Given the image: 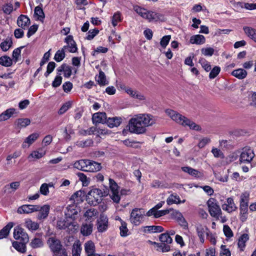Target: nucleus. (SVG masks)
<instances>
[{
    "label": "nucleus",
    "mask_w": 256,
    "mask_h": 256,
    "mask_svg": "<svg viewBox=\"0 0 256 256\" xmlns=\"http://www.w3.org/2000/svg\"><path fill=\"white\" fill-rule=\"evenodd\" d=\"M17 24L19 27L26 29L30 24L29 18L25 15H20L18 18Z\"/></svg>",
    "instance_id": "obj_18"
},
{
    "label": "nucleus",
    "mask_w": 256,
    "mask_h": 256,
    "mask_svg": "<svg viewBox=\"0 0 256 256\" xmlns=\"http://www.w3.org/2000/svg\"><path fill=\"white\" fill-rule=\"evenodd\" d=\"M37 212H38L37 216V218L40 220L46 219L50 212V206L48 204H44L42 206L38 205V208Z\"/></svg>",
    "instance_id": "obj_15"
},
{
    "label": "nucleus",
    "mask_w": 256,
    "mask_h": 256,
    "mask_svg": "<svg viewBox=\"0 0 256 256\" xmlns=\"http://www.w3.org/2000/svg\"><path fill=\"white\" fill-rule=\"evenodd\" d=\"M98 76L97 83L101 86H105L109 84V80L106 78L104 72L100 68L98 70Z\"/></svg>",
    "instance_id": "obj_22"
},
{
    "label": "nucleus",
    "mask_w": 256,
    "mask_h": 256,
    "mask_svg": "<svg viewBox=\"0 0 256 256\" xmlns=\"http://www.w3.org/2000/svg\"><path fill=\"white\" fill-rule=\"evenodd\" d=\"M71 106V104L70 102H66L58 110V114H62L66 112Z\"/></svg>",
    "instance_id": "obj_64"
},
{
    "label": "nucleus",
    "mask_w": 256,
    "mask_h": 256,
    "mask_svg": "<svg viewBox=\"0 0 256 256\" xmlns=\"http://www.w3.org/2000/svg\"><path fill=\"white\" fill-rule=\"evenodd\" d=\"M39 136L38 133H33L28 136L22 144L23 148H28Z\"/></svg>",
    "instance_id": "obj_20"
},
{
    "label": "nucleus",
    "mask_w": 256,
    "mask_h": 256,
    "mask_svg": "<svg viewBox=\"0 0 256 256\" xmlns=\"http://www.w3.org/2000/svg\"><path fill=\"white\" fill-rule=\"evenodd\" d=\"M46 151L42 148H40L36 150L32 151L28 156V158L30 160H38L43 157L46 154Z\"/></svg>",
    "instance_id": "obj_21"
},
{
    "label": "nucleus",
    "mask_w": 256,
    "mask_h": 256,
    "mask_svg": "<svg viewBox=\"0 0 256 256\" xmlns=\"http://www.w3.org/2000/svg\"><path fill=\"white\" fill-rule=\"evenodd\" d=\"M38 205L24 204L18 208L17 212L20 214H28L37 212L38 210Z\"/></svg>",
    "instance_id": "obj_13"
},
{
    "label": "nucleus",
    "mask_w": 256,
    "mask_h": 256,
    "mask_svg": "<svg viewBox=\"0 0 256 256\" xmlns=\"http://www.w3.org/2000/svg\"><path fill=\"white\" fill-rule=\"evenodd\" d=\"M208 207V211L210 216L218 220L222 218V212L220 206L218 204L214 198H210L207 202Z\"/></svg>",
    "instance_id": "obj_6"
},
{
    "label": "nucleus",
    "mask_w": 256,
    "mask_h": 256,
    "mask_svg": "<svg viewBox=\"0 0 256 256\" xmlns=\"http://www.w3.org/2000/svg\"><path fill=\"white\" fill-rule=\"evenodd\" d=\"M12 42L11 40H6L0 44V48L3 51H7L12 46Z\"/></svg>",
    "instance_id": "obj_57"
},
{
    "label": "nucleus",
    "mask_w": 256,
    "mask_h": 256,
    "mask_svg": "<svg viewBox=\"0 0 256 256\" xmlns=\"http://www.w3.org/2000/svg\"><path fill=\"white\" fill-rule=\"evenodd\" d=\"M202 54L205 56H210L214 53V49L212 48H206L202 49Z\"/></svg>",
    "instance_id": "obj_63"
},
{
    "label": "nucleus",
    "mask_w": 256,
    "mask_h": 256,
    "mask_svg": "<svg viewBox=\"0 0 256 256\" xmlns=\"http://www.w3.org/2000/svg\"><path fill=\"white\" fill-rule=\"evenodd\" d=\"M182 170L183 172L188 174L190 175L194 178H199L202 176V174L200 172L189 166L182 167Z\"/></svg>",
    "instance_id": "obj_28"
},
{
    "label": "nucleus",
    "mask_w": 256,
    "mask_h": 256,
    "mask_svg": "<svg viewBox=\"0 0 256 256\" xmlns=\"http://www.w3.org/2000/svg\"><path fill=\"white\" fill-rule=\"evenodd\" d=\"M248 217V205L240 204V218L242 222L246 221Z\"/></svg>",
    "instance_id": "obj_27"
},
{
    "label": "nucleus",
    "mask_w": 256,
    "mask_h": 256,
    "mask_svg": "<svg viewBox=\"0 0 256 256\" xmlns=\"http://www.w3.org/2000/svg\"><path fill=\"white\" fill-rule=\"evenodd\" d=\"M84 248L87 256H96L95 254V245L92 241L89 240L86 242Z\"/></svg>",
    "instance_id": "obj_19"
},
{
    "label": "nucleus",
    "mask_w": 256,
    "mask_h": 256,
    "mask_svg": "<svg viewBox=\"0 0 256 256\" xmlns=\"http://www.w3.org/2000/svg\"><path fill=\"white\" fill-rule=\"evenodd\" d=\"M71 224L70 222H68V220L61 219L57 222V227L59 229H65L68 227Z\"/></svg>",
    "instance_id": "obj_44"
},
{
    "label": "nucleus",
    "mask_w": 256,
    "mask_h": 256,
    "mask_svg": "<svg viewBox=\"0 0 256 256\" xmlns=\"http://www.w3.org/2000/svg\"><path fill=\"white\" fill-rule=\"evenodd\" d=\"M254 156V150L250 147L246 146L242 150L240 161V162L250 163Z\"/></svg>",
    "instance_id": "obj_7"
},
{
    "label": "nucleus",
    "mask_w": 256,
    "mask_h": 256,
    "mask_svg": "<svg viewBox=\"0 0 256 256\" xmlns=\"http://www.w3.org/2000/svg\"><path fill=\"white\" fill-rule=\"evenodd\" d=\"M134 10L142 18L148 22L164 21L165 18L163 14L154 11L148 10L138 6H134Z\"/></svg>",
    "instance_id": "obj_2"
},
{
    "label": "nucleus",
    "mask_w": 256,
    "mask_h": 256,
    "mask_svg": "<svg viewBox=\"0 0 256 256\" xmlns=\"http://www.w3.org/2000/svg\"><path fill=\"white\" fill-rule=\"evenodd\" d=\"M171 38L170 35H167L163 36L160 42V44L163 48H166Z\"/></svg>",
    "instance_id": "obj_58"
},
{
    "label": "nucleus",
    "mask_w": 256,
    "mask_h": 256,
    "mask_svg": "<svg viewBox=\"0 0 256 256\" xmlns=\"http://www.w3.org/2000/svg\"><path fill=\"white\" fill-rule=\"evenodd\" d=\"M26 243L27 242H24L22 241L14 242H12V246L18 251L22 253H24L26 251Z\"/></svg>",
    "instance_id": "obj_34"
},
{
    "label": "nucleus",
    "mask_w": 256,
    "mask_h": 256,
    "mask_svg": "<svg viewBox=\"0 0 256 256\" xmlns=\"http://www.w3.org/2000/svg\"><path fill=\"white\" fill-rule=\"evenodd\" d=\"M30 123V120L29 118H18L15 122V125L18 128H25L28 126Z\"/></svg>",
    "instance_id": "obj_33"
},
{
    "label": "nucleus",
    "mask_w": 256,
    "mask_h": 256,
    "mask_svg": "<svg viewBox=\"0 0 256 256\" xmlns=\"http://www.w3.org/2000/svg\"><path fill=\"white\" fill-rule=\"evenodd\" d=\"M14 237L18 240L28 242V234L26 232L24 229L17 226L14 230Z\"/></svg>",
    "instance_id": "obj_10"
},
{
    "label": "nucleus",
    "mask_w": 256,
    "mask_h": 256,
    "mask_svg": "<svg viewBox=\"0 0 256 256\" xmlns=\"http://www.w3.org/2000/svg\"><path fill=\"white\" fill-rule=\"evenodd\" d=\"M76 206L74 205L68 206L65 211L64 214L66 218H71L72 219L75 218V216L77 214L78 212L76 209Z\"/></svg>",
    "instance_id": "obj_23"
},
{
    "label": "nucleus",
    "mask_w": 256,
    "mask_h": 256,
    "mask_svg": "<svg viewBox=\"0 0 256 256\" xmlns=\"http://www.w3.org/2000/svg\"><path fill=\"white\" fill-rule=\"evenodd\" d=\"M108 193L109 190L106 186H104L102 190H99L97 188V195L99 196L100 198L108 196Z\"/></svg>",
    "instance_id": "obj_62"
},
{
    "label": "nucleus",
    "mask_w": 256,
    "mask_h": 256,
    "mask_svg": "<svg viewBox=\"0 0 256 256\" xmlns=\"http://www.w3.org/2000/svg\"><path fill=\"white\" fill-rule=\"evenodd\" d=\"M25 226L29 230L34 231L39 228V224L35 222L32 221L30 219H26L25 221Z\"/></svg>",
    "instance_id": "obj_35"
},
{
    "label": "nucleus",
    "mask_w": 256,
    "mask_h": 256,
    "mask_svg": "<svg viewBox=\"0 0 256 256\" xmlns=\"http://www.w3.org/2000/svg\"><path fill=\"white\" fill-rule=\"evenodd\" d=\"M12 226V223L10 222L0 230V240L6 238L8 236L10 230Z\"/></svg>",
    "instance_id": "obj_38"
},
{
    "label": "nucleus",
    "mask_w": 256,
    "mask_h": 256,
    "mask_svg": "<svg viewBox=\"0 0 256 256\" xmlns=\"http://www.w3.org/2000/svg\"><path fill=\"white\" fill-rule=\"evenodd\" d=\"M144 231L154 232H160L164 230L163 228L160 226H146L144 228Z\"/></svg>",
    "instance_id": "obj_40"
},
{
    "label": "nucleus",
    "mask_w": 256,
    "mask_h": 256,
    "mask_svg": "<svg viewBox=\"0 0 256 256\" xmlns=\"http://www.w3.org/2000/svg\"><path fill=\"white\" fill-rule=\"evenodd\" d=\"M243 29L246 36L256 42V29L249 26H244Z\"/></svg>",
    "instance_id": "obj_32"
},
{
    "label": "nucleus",
    "mask_w": 256,
    "mask_h": 256,
    "mask_svg": "<svg viewBox=\"0 0 256 256\" xmlns=\"http://www.w3.org/2000/svg\"><path fill=\"white\" fill-rule=\"evenodd\" d=\"M190 42L192 44H202L205 43L206 38L202 35H194L190 37Z\"/></svg>",
    "instance_id": "obj_26"
},
{
    "label": "nucleus",
    "mask_w": 256,
    "mask_h": 256,
    "mask_svg": "<svg viewBox=\"0 0 256 256\" xmlns=\"http://www.w3.org/2000/svg\"><path fill=\"white\" fill-rule=\"evenodd\" d=\"M96 162H92L88 160H81L76 162L74 164V168L86 172H94L96 167L94 164Z\"/></svg>",
    "instance_id": "obj_5"
},
{
    "label": "nucleus",
    "mask_w": 256,
    "mask_h": 256,
    "mask_svg": "<svg viewBox=\"0 0 256 256\" xmlns=\"http://www.w3.org/2000/svg\"><path fill=\"white\" fill-rule=\"evenodd\" d=\"M96 188H93L88 192L86 197L88 203L94 206L96 205Z\"/></svg>",
    "instance_id": "obj_25"
},
{
    "label": "nucleus",
    "mask_w": 256,
    "mask_h": 256,
    "mask_svg": "<svg viewBox=\"0 0 256 256\" xmlns=\"http://www.w3.org/2000/svg\"><path fill=\"white\" fill-rule=\"evenodd\" d=\"M110 188L111 190L110 198L116 203H119L120 197L119 194V186L116 182L112 179L109 178Z\"/></svg>",
    "instance_id": "obj_8"
},
{
    "label": "nucleus",
    "mask_w": 256,
    "mask_h": 256,
    "mask_svg": "<svg viewBox=\"0 0 256 256\" xmlns=\"http://www.w3.org/2000/svg\"><path fill=\"white\" fill-rule=\"evenodd\" d=\"M248 239L249 236L247 234H242L238 238V244L242 250H244L246 246V242Z\"/></svg>",
    "instance_id": "obj_36"
},
{
    "label": "nucleus",
    "mask_w": 256,
    "mask_h": 256,
    "mask_svg": "<svg viewBox=\"0 0 256 256\" xmlns=\"http://www.w3.org/2000/svg\"><path fill=\"white\" fill-rule=\"evenodd\" d=\"M96 130V127H91L86 130H82L80 131V132L82 135L88 136V135H91V134H94Z\"/></svg>",
    "instance_id": "obj_61"
},
{
    "label": "nucleus",
    "mask_w": 256,
    "mask_h": 256,
    "mask_svg": "<svg viewBox=\"0 0 256 256\" xmlns=\"http://www.w3.org/2000/svg\"><path fill=\"white\" fill-rule=\"evenodd\" d=\"M196 230L197 232V234L198 236L200 238V242L202 243H204V234H206L207 235V233H208L210 231L208 228L205 226H202L201 224H198L196 226Z\"/></svg>",
    "instance_id": "obj_16"
},
{
    "label": "nucleus",
    "mask_w": 256,
    "mask_h": 256,
    "mask_svg": "<svg viewBox=\"0 0 256 256\" xmlns=\"http://www.w3.org/2000/svg\"><path fill=\"white\" fill-rule=\"evenodd\" d=\"M198 62L206 72H209L211 70L212 67L210 63L204 58H200Z\"/></svg>",
    "instance_id": "obj_50"
},
{
    "label": "nucleus",
    "mask_w": 256,
    "mask_h": 256,
    "mask_svg": "<svg viewBox=\"0 0 256 256\" xmlns=\"http://www.w3.org/2000/svg\"><path fill=\"white\" fill-rule=\"evenodd\" d=\"M185 201V200L181 201L180 196L176 194H172L168 198L166 203L168 205H171L174 204H179L184 203Z\"/></svg>",
    "instance_id": "obj_24"
},
{
    "label": "nucleus",
    "mask_w": 256,
    "mask_h": 256,
    "mask_svg": "<svg viewBox=\"0 0 256 256\" xmlns=\"http://www.w3.org/2000/svg\"><path fill=\"white\" fill-rule=\"evenodd\" d=\"M48 244L51 251L53 253V256H59L61 254L64 256V253L66 252L60 240L56 238H50L48 240Z\"/></svg>",
    "instance_id": "obj_4"
},
{
    "label": "nucleus",
    "mask_w": 256,
    "mask_h": 256,
    "mask_svg": "<svg viewBox=\"0 0 256 256\" xmlns=\"http://www.w3.org/2000/svg\"><path fill=\"white\" fill-rule=\"evenodd\" d=\"M64 42L66 44V45L63 46L64 50H67L70 52L72 53L77 52L78 48L72 36H68L64 39Z\"/></svg>",
    "instance_id": "obj_11"
},
{
    "label": "nucleus",
    "mask_w": 256,
    "mask_h": 256,
    "mask_svg": "<svg viewBox=\"0 0 256 256\" xmlns=\"http://www.w3.org/2000/svg\"><path fill=\"white\" fill-rule=\"evenodd\" d=\"M65 58V50L62 48L61 50H58L54 57V60L57 62H60Z\"/></svg>",
    "instance_id": "obj_45"
},
{
    "label": "nucleus",
    "mask_w": 256,
    "mask_h": 256,
    "mask_svg": "<svg viewBox=\"0 0 256 256\" xmlns=\"http://www.w3.org/2000/svg\"><path fill=\"white\" fill-rule=\"evenodd\" d=\"M232 74L239 80H242L246 78L248 73L244 69L238 68L234 70L232 72Z\"/></svg>",
    "instance_id": "obj_30"
},
{
    "label": "nucleus",
    "mask_w": 256,
    "mask_h": 256,
    "mask_svg": "<svg viewBox=\"0 0 256 256\" xmlns=\"http://www.w3.org/2000/svg\"><path fill=\"white\" fill-rule=\"evenodd\" d=\"M108 228V218L104 214L100 215L99 218L97 220V230L99 232L106 231Z\"/></svg>",
    "instance_id": "obj_12"
},
{
    "label": "nucleus",
    "mask_w": 256,
    "mask_h": 256,
    "mask_svg": "<svg viewBox=\"0 0 256 256\" xmlns=\"http://www.w3.org/2000/svg\"><path fill=\"white\" fill-rule=\"evenodd\" d=\"M40 192L42 194L45 196L49 194L50 190L46 185V183H44L41 185L40 188Z\"/></svg>",
    "instance_id": "obj_60"
},
{
    "label": "nucleus",
    "mask_w": 256,
    "mask_h": 256,
    "mask_svg": "<svg viewBox=\"0 0 256 256\" xmlns=\"http://www.w3.org/2000/svg\"><path fill=\"white\" fill-rule=\"evenodd\" d=\"M143 213V211L140 209L134 208L132 210L130 218V222L136 226L139 225L144 218Z\"/></svg>",
    "instance_id": "obj_9"
},
{
    "label": "nucleus",
    "mask_w": 256,
    "mask_h": 256,
    "mask_svg": "<svg viewBox=\"0 0 256 256\" xmlns=\"http://www.w3.org/2000/svg\"><path fill=\"white\" fill-rule=\"evenodd\" d=\"M22 48L23 46H21L14 50L12 52V60L14 63H16L18 60L19 58L20 57L21 49Z\"/></svg>",
    "instance_id": "obj_51"
},
{
    "label": "nucleus",
    "mask_w": 256,
    "mask_h": 256,
    "mask_svg": "<svg viewBox=\"0 0 256 256\" xmlns=\"http://www.w3.org/2000/svg\"><path fill=\"white\" fill-rule=\"evenodd\" d=\"M121 226L120 227V234L122 236H128V228H127V224L126 222L123 221L120 218Z\"/></svg>",
    "instance_id": "obj_39"
},
{
    "label": "nucleus",
    "mask_w": 256,
    "mask_h": 256,
    "mask_svg": "<svg viewBox=\"0 0 256 256\" xmlns=\"http://www.w3.org/2000/svg\"><path fill=\"white\" fill-rule=\"evenodd\" d=\"M107 116L104 112H97V123H106Z\"/></svg>",
    "instance_id": "obj_49"
},
{
    "label": "nucleus",
    "mask_w": 256,
    "mask_h": 256,
    "mask_svg": "<svg viewBox=\"0 0 256 256\" xmlns=\"http://www.w3.org/2000/svg\"><path fill=\"white\" fill-rule=\"evenodd\" d=\"M94 144V142L91 139H87L85 140H78L76 142V145L80 148H85L90 146Z\"/></svg>",
    "instance_id": "obj_42"
},
{
    "label": "nucleus",
    "mask_w": 256,
    "mask_h": 256,
    "mask_svg": "<svg viewBox=\"0 0 256 256\" xmlns=\"http://www.w3.org/2000/svg\"><path fill=\"white\" fill-rule=\"evenodd\" d=\"M124 89L128 94L133 98L141 100H145L144 96L136 90H133L132 88L126 86H124Z\"/></svg>",
    "instance_id": "obj_17"
},
{
    "label": "nucleus",
    "mask_w": 256,
    "mask_h": 256,
    "mask_svg": "<svg viewBox=\"0 0 256 256\" xmlns=\"http://www.w3.org/2000/svg\"><path fill=\"white\" fill-rule=\"evenodd\" d=\"M16 110L10 108L0 114V122L4 121L9 119L15 112Z\"/></svg>",
    "instance_id": "obj_29"
},
{
    "label": "nucleus",
    "mask_w": 256,
    "mask_h": 256,
    "mask_svg": "<svg viewBox=\"0 0 256 256\" xmlns=\"http://www.w3.org/2000/svg\"><path fill=\"white\" fill-rule=\"evenodd\" d=\"M82 194V191H77L71 196L70 200H73L74 202H78L82 200L81 196Z\"/></svg>",
    "instance_id": "obj_55"
},
{
    "label": "nucleus",
    "mask_w": 256,
    "mask_h": 256,
    "mask_svg": "<svg viewBox=\"0 0 256 256\" xmlns=\"http://www.w3.org/2000/svg\"><path fill=\"white\" fill-rule=\"evenodd\" d=\"M222 209L228 213L234 212L237 209V207L234 204L233 198H228L226 202L222 204Z\"/></svg>",
    "instance_id": "obj_14"
},
{
    "label": "nucleus",
    "mask_w": 256,
    "mask_h": 256,
    "mask_svg": "<svg viewBox=\"0 0 256 256\" xmlns=\"http://www.w3.org/2000/svg\"><path fill=\"white\" fill-rule=\"evenodd\" d=\"M92 226L90 224H84L81 228L80 232L84 236H88L92 232Z\"/></svg>",
    "instance_id": "obj_46"
},
{
    "label": "nucleus",
    "mask_w": 256,
    "mask_h": 256,
    "mask_svg": "<svg viewBox=\"0 0 256 256\" xmlns=\"http://www.w3.org/2000/svg\"><path fill=\"white\" fill-rule=\"evenodd\" d=\"M249 200V194L244 192L240 196V204L248 205Z\"/></svg>",
    "instance_id": "obj_56"
},
{
    "label": "nucleus",
    "mask_w": 256,
    "mask_h": 256,
    "mask_svg": "<svg viewBox=\"0 0 256 256\" xmlns=\"http://www.w3.org/2000/svg\"><path fill=\"white\" fill-rule=\"evenodd\" d=\"M12 59L7 56H2L0 58V64L2 66H10L12 64Z\"/></svg>",
    "instance_id": "obj_37"
},
{
    "label": "nucleus",
    "mask_w": 256,
    "mask_h": 256,
    "mask_svg": "<svg viewBox=\"0 0 256 256\" xmlns=\"http://www.w3.org/2000/svg\"><path fill=\"white\" fill-rule=\"evenodd\" d=\"M122 16L120 12H115L112 17V23L114 26H117L118 22L122 20Z\"/></svg>",
    "instance_id": "obj_41"
},
{
    "label": "nucleus",
    "mask_w": 256,
    "mask_h": 256,
    "mask_svg": "<svg viewBox=\"0 0 256 256\" xmlns=\"http://www.w3.org/2000/svg\"><path fill=\"white\" fill-rule=\"evenodd\" d=\"M122 122V118H120L114 117L108 118L106 121L107 125L110 128L118 127Z\"/></svg>",
    "instance_id": "obj_31"
},
{
    "label": "nucleus",
    "mask_w": 256,
    "mask_h": 256,
    "mask_svg": "<svg viewBox=\"0 0 256 256\" xmlns=\"http://www.w3.org/2000/svg\"><path fill=\"white\" fill-rule=\"evenodd\" d=\"M210 71L209 78L210 79H214L219 74L220 71V66H215L212 69H211Z\"/></svg>",
    "instance_id": "obj_52"
},
{
    "label": "nucleus",
    "mask_w": 256,
    "mask_h": 256,
    "mask_svg": "<svg viewBox=\"0 0 256 256\" xmlns=\"http://www.w3.org/2000/svg\"><path fill=\"white\" fill-rule=\"evenodd\" d=\"M160 240L162 244H170L172 242V239L168 233L162 234L160 236Z\"/></svg>",
    "instance_id": "obj_47"
},
{
    "label": "nucleus",
    "mask_w": 256,
    "mask_h": 256,
    "mask_svg": "<svg viewBox=\"0 0 256 256\" xmlns=\"http://www.w3.org/2000/svg\"><path fill=\"white\" fill-rule=\"evenodd\" d=\"M174 214L176 216L178 222L179 224L183 226H186L187 225V222L182 216V214L178 211L174 212Z\"/></svg>",
    "instance_id": "obj_48"
},
{
    "label": "nucleus",
    "mask_w": 256,
    "mask_h": 256,
    "mask_svg": "<svg viewBox=\"0 0 256 256\" xmlns=\"http://www.w3.org/2000/svg\"><path fill=\"white\" fill-rule=\"evenodd\" d=\"M166 114L174 121L183 126H188L190 129L200 130V127L184 116L172 110H166Z\"/></svg>",
    "instance_id": "obj_3"
},
{
    "label": "nucleus",
    "mask_w": 256,
    "mask_h": 256,
    "mask_svg": "<svg viewBox=\"0 0 256 256\" xmlns=\"http://www.w3.org/2000/svg\"><path fill=\"white\" fill-rule=\"evenodd\" d=\"M60 75L61 74L58 73V75L56 76L54 80L52 82V86L54 88H57L61 84L62 82V77Z\"/></svg>",
    "instance_id": "obj_59"
},
{
    "label": "nucleus",
    "mask_w": 256,
    "mask_h": 256,
    "mask_svg": "<svg viewBox=\"0 0 256 256\" xmlns=\"http://www.w3.org/2000/svg\"><path fill=\"white\" fill-rule=\"evenodd\" d=\"M154 117L146 114H140L134 116L128 122V127L130 132L140 134H144L146 128L156 123Z\"/></svg>",
    "instance_id": "obj_1"
},
{
    "label": "nucleus",
    "mask_w": 256,
    "mask_h": 256,
    "mask_svg": "<svg viewBox=\"0 0 256 256\" xmlns=\"http://www.w3.org/2000/svg\"><path fill=\"white\" fill-rule=\"evenodd\" d=\"M82 250L81 244L79 243V242H75L72 246V256H80Z\"/></svg>",
    "instance_id": "obj_43"
},
{
    "label": "nucleus",
    "mask_w": 256,
    "mask_h": 256,
    "mask_svg": "<svg viewBox=\"0 0 256 256\" xmlns=\"http://www.w3.org/2000/svg\"><path fill=\"white\" fill-rule=\"evenodd\" d=\"M30 246L32 248H38L43 246V243L41 239L39 238H34L30 242Z\"/></svg>",
    "instance_id": "obj_54"
},
{
    "label": "nucleus",
    "mask_w": 256,
    "mask_h": 256,
    "mask_svg": "<svg viewBox=\"0 0 256 256\" xmlns=\"http://www.w3.org/2000/svg\"><path fill=\"white\" fill-rule=\"evenodd\" d=\"M211 152L216 158H223L224 157V153L220 149L212 148Z\"/></svg>",
    "instance_id": "obj_53"
}]
</instances>
